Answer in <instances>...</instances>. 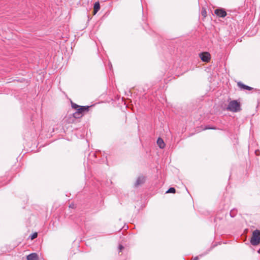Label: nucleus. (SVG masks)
Here are the masks:
<instances>
[{
    "label": "nucleus",
    "instance_id": "obj_15",
    "mask_svg": "<svg viewBox=\"0 0 260 260\" xmlns=\"http://www.w3.org/2000/svg\"><path fill=\"white\" fill-rule=\"evenodd\" d=\"M235 211L234 210H232L230 212V215L232 217H234L235 216Z\"/></svg>",
    "mask_w": 260,
    "mask_h": 260
},
{
    "label": "nucleus",
    "instance_id": "obj_6",
    "mask_svg": "<svg viewBox=\"0 0 260 260\" xmlns=\"http://www.w3.org/2000/svg\"><path fill=\"white\" fill-rule=\"evenodd\" d=\"M26 258L27 260H38L39 256L36 253H32L28 255Z\"/></svg>",
    "mask_w": 260,
    "mask_h": 260
},
{
    "label": "nucleus",
    "instance_id": "obj_2",
    "mask_svg": "<svg viewBox=\"0 0 260 260\" xmlns=\"http://www.w3.org/2000/svg\"><path fill=\"white\" fill-rule=\"evenodd\" d=\"M250 243L253 246L257 245L260 243V231L259 230H256L253 232Z\"/></svg>",
    "mask_w": 260,
    "mask_h": 260
},
{
    "label": "nucleus",
    "instance_id": "obj_1",
    "mask_svg": "<svg viewBox=\"0 0 260 260\" xmlns=\"http://www.w3.org/2000/svg\"><path fill=\"white\" fill-rule=\"evenodd\" d=\"M89 106H80L72 115H70L68 117V122L69 123L74 122L75 119L80 118L84 114L85 112L89 111Z\"/></svg>",
    "mask_w": 260,
    "mask_h": 260
},
{
    "label": "nucleus",
    "instance_id": "obj_4",
    "mask_svg": "<svg viewBox=\"0 0 260 260\" xmlns=\"http://www.w3.org/2000/svg\"><path fill=\"white\" fill-rule=\"evenodd\" d=\"M200 57L203 61L206 62H209L211 59V55L208 52L200 53Z\"/></svg>",
    "mask_w": 260,
    "mask_h": 260
},
{
    "label": "nucleus",
    "instance_id": "obj_8",
    "mask_svg": "<svg viewBox=\"0 0 260 260\" xmlns=\"http://www.w3.org/2000/svg\"><path fill=\"white\" fill-rule=\"evenodd\" d=\"M238 86L241 88V89H246V90H252L253 88L250 86H248L247 85H246L241 82H238Z\"/></svg>",
    "mask_w": 260,
    "mask_h": 260
},
{
    "label": "nucleus",
    "instance_id": "obj_5",
    "mask_svg": "<svg viewBox=\"0 0 260 260\" xmlns=\"http://www.w3.org/2000/svg\"><path fill=\"white\" fill-rule=\"evenodd\" d=\"M214 13L218 17L224 18L226 16V12L223 9H217Z\"/></svg>",
    "mask_w": 260,
    "mask_h": 260
},
{
    "label": "nucleus",
    "instance_id": "obj_14",
    "mask_svg": "<svg viewBox=\"0 0 260 260\" xmlns=\"http://www.w3.org/2000/svg\"><path fill=\"white\" fill-rule=\"evenodd\" d=\"M37 235H38V234L37 233L33 234V235L31 236V239H34L37 238Z\"/></svg>",
    "mask_w": 260,
    "mask_h": 260
},
{
    "label": "nucleus",
    "instance_id": "obj_18",
    "mask_svg": "<svg viewBox=\"0 0 260 260\" xmlns=\"http://www.w3.org/2000/svg\"><path fill=\"white\" fill-rule=\"evenodd\" d=\"M199 258L198 256H196L192 258L191 260H198Z\"/></svg>",
    "mask_w": 260,
    "mask_h": 260
},
{
    "label": "nucleus",
    "instance_id": "obj_10",
    "mask_svg": "<svg viewBox=\"0 0 260 260\" xmlns=\"http://www.w3.org/2000/svg\"><path fill=\"white\" fill-rule=\"evenodd\" d=\"M157 144L160 148H164L165 146V144L164 142V140L159 138L157 140Z\"/></svg>",
    "mask_w": 260,
    "mask_h": 260
},
{
    "label": "nucleus",
    "instance_id": "obj_17",
    "mask_svg": "<svg viewBox=\"0 0 260 260\" xmlns=\"http://www.w3.org/2000/svg\"><path fill=\"white\" fill-rule=\"evenodd\" d=\"M202 15L205 16L206 14V11H202Z\"/></svg>",
    "mask_w": 260,
    "mask_h": 260
},
{
    "label": "nucleus",
    "instance_id": "obj_13",
    "mask_svg": "<svg viewBox=\"0 0 260 260\" xmlns=\"http://www.w3.org/2000/svg\"><path fill=\"white\" fill-rule=\"evenodd\" d=\"M215 129L216 128L215 127H209V126H206L205 128H204V129Z\"/></svg>",
    "mask_w": 260,
    "mask_h": 260
},
{
    "label": "nucleus",
    "instance_id": "obj_16",
    "mask_svg": "<svg viewBox=\"0 0 260 260\" xmlns=\"http://www.w3.org/2000/svg\"><path fill=\"white\" fill-rule=\"evenodd\" d=\"M123 248H124V247L123 246H122L121 245L119 246V249L120 251H121Z\"/></svg>",
    "mask_w": 260,
    "mask_h": 260
},
{
    "label": "nucleus",
    "instance_id": "obj_11",
    "mask_svg": "<svg viewBox=\"0 0 260 260\" xmlns=\"http://www.w3.org/2000/svg\"><path fill=\"white\" fill-rule=\"evenodd\" d=\"M72 104V108L75 109V110H77V109H78L80 106H79L77 104H75V103H71Z\"/></svg>",
    "mask_w": 260,
    "mask_h": 260
},
{
    "label": "nucleus",
    "instance_id": "obj_9",
    "mask_svg": "<svg viewBox=\"0 0 260 260\" xmlns=\"http://www.w3.org/2000/svg\"><path fill=\"white\" fill-rule=\"evenodd\" d=\"M100 9V5L99 2H96L93 7V15H95Z\"/></svg>",
    "mask_w": 260,
    "mask_h": 260
},
{
    "label": "nucleus",
    "instance_id": "obj_3",
    "mask_svg": "<svg viewBox=\"0 0 260 260\" xmlns=\"http://www.w3.org/2000/svg\"><path fill=\"white\" fill-rule=\"evenodd\" d=\"M227 109L234 112L239 111L241 109L240 103L235 100L231 101L229 104Z\"/></svg>",
    "mask_w": 260,
    "mask_h": 260
},
{
    "label": "nucleus",
    "instance_id": "obj_12",
    "mask_svg": "<svg viewBox=\"0 0 260 260\" xmlns=\"http://www.w3.org/2000/svg\"><path fill=\"white\" fill-rule=\"evenodd\" d=\"M176 191L174 187L170 188L166 193H175Z\"/></svg>",
    "mask_w": 260,
    "mask_h": 260
},
{
    "label": "nucleus",
    "instance_id": "obj_7",
    "mask_svg": "<svg viewBox=\"0 0 260 260\" xmlns=\"http://www.w3.org/2000/svg\"><path fill=\"white\" fill-rule=\"evenodd\" d=\"M145 180V178L144 176H140L138 178L136 183H135V186H138L144 183Z\"/></svg>",
    "mask_w": 260,
    "mask_h": 260
}]
</instances>
